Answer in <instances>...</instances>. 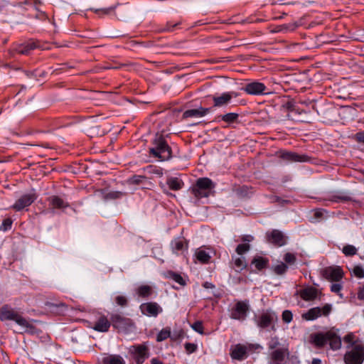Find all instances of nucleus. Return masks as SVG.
Segmentation results:
<instances>
[{
  "instance_id": "40",
  "label": "nucleus",
  "mask_w": 364,
  "mask_h": 364,
  "mask_svg": "<svg viewBox=\"0 0 364 364\" xmlns=\"http://www.w3.org/2000/svg\"><path fill=\"white\" fill-rule=\"evenodd\" d=\"M358 250L353 245H346L342 249V252L346 257H352L357 254Z\"/></svg>"
},
{
  "instance_id": "5",
  "label": "nucleus",
  "mask_w": 364,
  "mask_h": 364,
  "mask_svg": "<svg viewBox=\"0 0 364 364\" xmlns=\"http://www.w3.org/2000/svg\"><path fill=\"white\" fill-rule=\"evenodd\" d=\"M333 309L331 304H325L322 307L316 306L309 309L306 312L301 315V318L305 321H314L323 316L328 317Z\"/></svg>"
},
{
  "instance_id": "2",
  "label": "nucleus",
  "mask_w": 364,
  "mask_h": 364,
  "mask_svg": "<svg viewBox=\"0 0 364 364\" xmlns=\"http://www.w3.org/2000/svg\"><path fill=\"white\" fill-rule=\"evenodd\" d=\"M254 321L257 326L262 330L276 331L278 316L274 311L268 309L256 315Z\"/></svg>"
},
{
  "instance_id": "9",
  "label": "nucleus",
  "mask_w": 364,
  "mask_h": 364,
  "mask_svg": "<svg viewBox=\"0 0 364 364\" xmlns=\"http://www.w3.org/2000/svg\"><path fill=\"white\" fill-rule=\"evenodd\" d=\"M269 266V259L267 257L256 255L254 256L249 265L251 272L258 273L267 269Z\"/></svg>"
},
{
  "instance_id": "55",
  "label": "nucleus",
  "mask_w": 364,
  "mask_h": 364,
  "mask_svg": "<svg viewBox=\"0 0 364 364\" xmlns=\"http://www.w3.org/2000/svg\"><path fill=\"white\" fill-rule=\"evenodd\" d=\"M38 43L36 40L31 38L27 42L18 44L17 46H38Z\"/></svg>"
},
{
  "instance_id": "45",
  "label": "nucleus",
  "mask_w": 364,
  "mask_h": 364,
  "mask_svg": "<svg viewBox=\"0 0 364 364\" xmlns=\"http://www.w3.org/2000/svg\"><path fill=\"white\" fill-rule=\"evenodd\" d=\"M285 264H293L296 261V257L294 254L287 252L284 256Z\"/></svg>"
},
{
  "instance_id": "47",
  "label": "nucleus",
  "mask_w": 364,
  "mask_h": 364,
  "mask_svg": "<svg viewBox=\"0 0 364 364\" xmlns=\"http://www.w3.org/2000/svg\"><path fill=\"white\" fill-rule=\"evenodd\" d=\"M115 302L118 306H126L128 304V300L125 296L119 295L115 297Z\"/></svg>"
},
{
  "instance_id": "62",
  "label": "nucleus",
  "mask_w": 364,
  "mask_h": 364,
  "mask_svg": "<svg viewBox=\"0 0 364 364\" xmlns=\"http://www.w3.org/2000/svg\"><path fill=\"white\" fill-rule=\"evenodd\" d=\"M31 2L30 0H25L23 2L19 3L20 6H23V5H31Z\"/></svg>"
},
{
  "instance_id": "22",
  "label": "nucleus",
  "mask_w": 364,
  "mask_h": 364,
  "mask_svg": "<svg viewBox=\"0 0 364 364\" xmlns=\"http://www.w3.org/2000/svg\"><path fill=\"white\" fill-rule=\"evenodd\" d=\"M170 246L173 253L178 255L188 250V242L184 237H178L171 240Z\"/></svg>"
},
{
  "instance_id": "42",
  "label": "nucleus",
  "mask_w": 364,
  "mask_h": 364,
  "mask_svg": "<svg viewBox=\"0 0 364 364\" xmlns=\"http://www.w3.org/2000/svg\"><path fill=\"white\" fill-rule=\"evenodd\" d=\"M13 220L11 218H6L2 221L0 226V230L3 232L8 231L11 229Z\"/></svg>"
},
{
  "instance_id": "50",
  "label": "nucleus",
  "mask_w": 364,
  "mask_h": 364,
  "mask_svg": "<svg viewBox=\"0 0 364 364\" xmlns=\"http://www.w3.org/2000/svg\"><path fill=\"white\" fill-rule=\"evenodd\" d=\"M146 178L144 176L135 175L132 176L129 181L132 183L134 184H139L142 183V181Z\"/></svg>"
},
{
  "instance_id": "54",
  "label": "nucleus",
  "mask_w": 364,
  "mask_h": 364,
  "mask_svg": "<svg viewBox=\"0 0 364 364\" xmlns=\"http://www.w3.org/2000/svg\"><path fill=\"white\" fill-rule=\"evenodd\" d=\"M241 240L244 242H251L254 240V237L251 235H243L240 237Z\"/></svg>"
},
{
  "instance_id": "32",
  "label": "nucleus",
  "mask_w": 364,
  "mask_h": 364,
  "mask_svg": "<svg viewBox=\"0 0 364 364\" xmlns=\"http://www.w3.org/2000/svg\"><path fill=\"white\" fill-rule=\"evenodd\" d=\"M136 294L139 297L146 299L151 296L153 290L149 285H141L136 289Z\"/></svg>"
},
{
  "instance_id": "12",
  "label": "nucleus",
  "mask_w": 364,
  "mask_h": 364,
  "mask_svg": "<svg viewBox=\"0 0 364 364\" xmlns=\"http://www.w3.org/2000/svg\"><path fill=\"white\" fill-rule=\"evenodd\" d=\"M287 238L282 231L277 229L266 232L267 241L274 246H284L287 244Z\"/></svg>"
},
{
  "instance_id": "21",
  "label": "nucleus",
  "mask_w": 364,
  "mask_h": 364,
  "mask_svg": "<svg viewBox=\"0 0 364 364\" xmlns=\"http://www.w3.org/2000/svg\"><path fill=\"white\" fill-rule=\"evenodd\" d=\"M183 19L182 18H179L178 20H168L166 21L165 24H161L157 28L159 32H166V33H172L175 32L181 28V26L182 25Z\"/></svg>"
},
{
  "instance_id": "16",
  "label": "nucleus",
  "mask_w": 364,
  "mask_h": 364,
  "mask_svg": "<svg viewBox=\"0 0 364 364\" xmlns=\"http://www.w3.org/2000/svg\"><path fill=\"white\" fill-rule=\"evenodd\" d=\"M111 326V321L104 314H99L92 326V329L97 332H107Z\"/></svg>"
},
{
  "instance_id": "28",
  "label": "nucleus",
  "mask_w": 364,
  "mask_h": 364,
  "mask_svg": "<svg viewBox=\"0 0 364 364\" xmlns=\"http://www.w3.org/2000/svg\"><path fill=\"white\" fill-rule=\"evenodd\" d=\"M288 354L289 350L287 348H280L273 350L270 353V357L272 362L279 363V362H283Z\"/></svg>"
},
{
  "instance_id": "24",
  "label": "nucleus",
  "mask_w": 364,
  "mask_h": 364,
  "mask_svg": "<svg viewBox=\"0 0 364 364\" xmlns=\"http://www.w3.org/2000/svg\"><path fill=\"white\" fill-rule=\"evenodd\" d=\"M211 109V107L205 108L202 107L198 109H188L183 112V118L186 119L189 117H202L208 114Z\"/></svg>"
},
{
  "instance_id": "31",
  "label": "nucleus",
  "mask_w": 364,
  "mask_h": 364,
  "mask_svg": "<svg viewBox=\"0 0 364 364\" xmlns=\"http://www.w3.org/2000/svg\"><path fill=\"white\" fill-rule=\"evenodd\" d=\"M329 333H331V338L328 341V343L330 345V348L333 350H337L341 348V339L339 336H338L334 331H329Z\"/></svg>"
},
{
  "instance_id": "64",
  "label": "nucleus",
  "mask_w": 364,
  "mask_h": 364,
  "mask_svg": "<svg viewBox=\"0 0 364 364\" xmlns=\"http://www.w3.org/2000/svg\"><path fill=\"white\" fill-rule=\"evenodd\" d=\"M272 198H273V201H277V202L279 201V198L278 196H274Z\"/></svg>"
},
{
  "instance_id": "46",
  "label": "nucleus",
  "mask_w": 364,
  "mask_h": 364,
  "mask_svg": "<svg viewBox=\"0 0 364 364\" xmlns=\"http://www.w3.org/2000/svg\"><path fill=\"white\" fill-rule=\"evenodd\" d=\"M282 320L284 323H289L293 319V314L289 310H284L282 314Z\"/></svg>"
},
{
  "instance_id": "8",
  "label": "nucleus",
  "mask_w": 364,
  "mask_h": 364,
  "mask_svg": "<svg viewBox=\"0 0 364 364\" xmlns=\"http://www.w3.org/2000/svg\"><path fill=\"white\" fill-rule=\"evenodd\" d=\"M129 352L136 364H143L149 357V348L145 343L131 346Z\"/></svg>"
},
{
  "instance_id": "20",
  "label": "nucleus",
  "mask_w": 364,
  "mask_h": 364,
  "mask_svg": "<svg viewBox=\"0 0 364 364\" xmlns=\"http://www.w3.org/2000/svg\"><path fill=\"white\" fill-rule=\"evenodd\" d=\"M230 267L237 273H240L248 267L245 257L232 255Z\"/></svg>"
},
{
  "instance_id": "14",
  "label": "nucleus",
  "mask_w": 364,
  "mask_h": 364,
  "mask_svg": "<svg viewBox=\"0 0 364 364\" xmlns=\"http://www.w3.org/2000/svg\"><path fill=\"white\" fill-rule=\"evenodd\" d=\"M139 309L142 314L150 317H156L163 311L160 305L154 301L143 303L140 305Z\"/></svg>"
},
{
  "instance_id": "3",
  "label": "nucleus",
  "mask_w": 364,
  "mask_h": 364,
  "mask_svg": "<svg viewBox=\"0 0 364 364\" xmlns=\"http://www.w3.org/2000/svg\"><path fill=\"white\" fill-rule=\"evenodd\" d=\"M214 188L215 183L211 179L207 177L200 178L191 188V193L198 199L208 198Z\"/></svg>"
},
{
  "instance_id": "51",
  "label": "nucleus",
  "mask_w": 364,
  "mask_h": 364,
  "mask_svg": "<svg viewBox=\"0 0 364 364\" xmlns=\"http://www.w3.org/2000/svg\"><path fill=\"white\" fill-rule=\"evenodd\" d=\"M354 338H355V335L353 333H349L344 336L343 341L345 343H349L353 347V346H355L354 345Z\"/></svg>"
},
{
  "instance_id": "33",
  "label": "nucleus",
  "mask_w": 364,
  "mask_h": 364,
  "mask_svg": "<svg viewBox=\"0 0 364 364\" xmlns=\"http://www.w3.org/2000/svg\"><path fill=\"white\" fill-rule=\"evenodd\" d=\"M102 364H125L124 359L119 355H110L102 358Z\"/></svg>"
},
{
  "instance_id": "6",
  "label": "nucleus",
  "mask_w": 364,
  "mask_h": 364,
  "mask_svg": "<svg viewBox=\"0 0 364 364\" xmlns=\"http://www.w3.org/2000/svg\"><path fill=\"white\" fill-rule=\"evenodd\" d=\"M343 360L346 364H362L364 361V346L355 344L345 353Z\"/></svg>"
},
{
  "instance_id": "60",
  "label": "nucleus",
  "mask_w": 364,
  "mask_h": 364,
  "mask_svg": "<svg viewBox=\"0 0 364 364\" xmlns=\"http://www.w3.org/2000/svg\"><path fill=\"white\" fill-rule=\"evenodd\" d=\"M151 364H163V363L157 358L151 359Z\"/></svg>"
},
{
  "instance_id": "19",
  "label": "nucleus",
  "mask_w": 364,
  "mask_h": 364,
  "mask_svg": "<svg viewBox=\"0 0 364 364\" xmlns=\"http://www.w3.org/2000/svg\"><path fill=\"white\" fill-rule=\"evenodd\" d=\"M237 94L235 92H226L220 96L214 95L212 99L213 101V107H221L228 105L233 97H237Z\"/></svg>"
},
{
  "instance_id": "52",
  "label": "nucleus",
  "mask_w": 364,
  "mask_h": 364,
  "mask_svg": "<svg viewBox=\"0 0 364 364\" xmlns=\"http://www.w3.org/2000/svg\"><path fill=\"white\" fill-rule=\"evenodd\" d=\"M279 346V341L277 337L272 338L270 342L268 344V347L270 350H274Z\"/></svg>"
},
{
  "instance_id": "18",
  "label": "nucleus",
  "mask_w": 364,
  "mask_h": 364,
  "mask_svg": "<svg viewBox=\"0 0 364 364\" xmlns=\"http://www.w3.org/2000/svg\"><path fill=\"white\" fill-rule=\"evenodd\" d=\"M266 86L259 82H252L247 83L242 87V90L248 95H259L265 93Z\"/></svg>"
},
{
  "instance_id": "13",
  "label": "nucleus",
  "mask_w": 364,
  "mask_h": 364,
  "mask_svg": "<svg viewBox=\"0 0 364 364\" xmlns=\"http://www.w3.org/2000/svg\"><path fill=\"white\" fill-rule=\"evenodd\" d=\"M326 200L333 203H344L353 201V198L350 192L339 190L329 193Z\"/></svg>"
},
{
  "instance_id": "30",
  "label": "nucleus",
  "mask_w": 364,
  "mask_h": 364,
  "mask_svg": "<svg viewBox=\"0 0 364 364\" xmlns=\"http://www.w3.org/2000/svg\"><path fill=\"white\" fill-rule=\"evenodd\" d=\"M166 184L172 191H179L184 186V183L181 178L172 176L167 178Z\"/></svg>"
},
{
  "instance_id": "49",
  "label": "nucleus",
  "mask_w": 364,
  "mask_h": 364,
  "mask_svg": "<svg viewBox=\"0 0 364 364\" xmlns=\"http://www.w3.org/2000/svg\"><path fill=\"white\" fill-rule=\"evenodd\" d=\"M184 348H185L186 352L188 354H191L196 351L198 346L196 343H186L184 345Z\"/></svg>"
},
{
  "instance_id": "58",
  "label": "nucleus",
  "mask_w": 364,
  "mask_h": 364,
  "mask_svg": "<svg viewBox=\"0 0 364 364\" xmlns=\"http://www.w3.org/2000/svg\"><path fill=\"white\" fill-rule=\"evenodd\" d=\"M357 295L359 300H364V284L359 287Z\"/></svg>"
},
{
  "instance_id": "11",
  "label": "nucleus",
  "mask_w": 364,
  "mask_h": 364,
  "mask_svg": "<svg viewBox=\"0 0 364 364\" xmlns=\"http://www.w3.org/2000/svg\"><path fill=\"white\" fill-rule=\"evenodd\" d=\"M111 325L118 330H128L133 326L132 319L120 314H112L110 316Z\"/></svg>"
},
{
  "instance_id": "25",
  "label": "nucleus",
  "mask_w": 364,
  "mask_h": 364,
  "mask_svg": "<svg viewBox=\"0 0 364 364\" xmlns=\"http://www.w3.org/2000/svg\"><path fill=\"white\" fill-rule=\"evenodd\" d=\"M163 275L165 279L173 281L181 287H183L186 285V280L180 273L172 270H167L163 273Z\"/></svg>"
},
{
  "instance_id": "15",
  "label": "nucleus",
  "mask_w": 364,
  "mask_h": 364,
  "mask_svg": "<svg viewBox=\"0 0 364 364\" xmlns=\"http://www.w3.org/2000/svg\"><path fill=\"white\" fill-rule=\"evenodd\" d=\"M343 271L339 266L328 267L323 270V276L331 282H340L343 279Z\"/></svg>"
},
{
  "instance_id": "36",
  "label": "nucleus",
  "mask_w": 364,
  "mask_h": 364,
  "mask_svg": "<svg viewBox=\"0 0 364 364\" xmlns=\"http://www.w3.org/2000/svg\"><path fill=\"white\" fill-rule=\"evenodd\" d=\"M196 257L202 264H208L211 258L210 254L204 250L198 249L196 252Z\"/></svg>"
},
{
  "instance_id": "7",
  "label": "nucleus",
  "mask_w": 364,
  "mask_h": 364,
  "mask_svg": "<svg viewBox=\"0 0 364 364\" xmlns=\"http://www.w3.org/2000/svg\"><path fill=\"white\" fill-rule=\"evenodd\" d=\"M249 301H238L230 310V317L232 319L237 321H244L246 319L249 311Z\"/></svg>"
},
{
  "instance_id": "26",
  "label": "nucleus",
  "mask_w": 364,
  "mask_h": 364,
  "mask_svg": "<svg viewBox=\"0 0 364 364\" xmlns=\"http://www.w3.org/2000/svg\"><path fill=\"white\" fill-rule=\"evenodd\" d=\"M331 333L329 331L325 333H318L312 336L313 343L318 348L323 347L328 343V341L331 338Z\"/></svg>"
},
{
  "instance_id": "10",
  "label": "nucleus",
  "mask_w": 364,
  "mask_h": 364,
  "mask_svg": "<svg viewBox=\"0 0 364 364\" xmlns=\"http://www.w3.org/2000/svg\"><path fill=\"white\" fill-rule=\"evenodd\" d=\"M36 199L37 195L34 192L22 195L11 206V208L16 211H21L29 207Z\"/></svg>"
},
{
  "instance_id": "23",
  "label": "nucleus",
  "mask_w": 364,
  "mask_h": 364,
  "mask_svg": "<svg viewBox=\"0 0 364 364\" xmlns=\"http://www.w3.org/2000/svg\"><path fill=\"white\" fill-rule=\"evenodd\" d=\"M299 294L303 300L306 301H311L318 298L319 291L312 286H308L300 289Z\"/></svg>"
},
{
  "instance_id": "38",
  "label": "nucleus",
  "mask_w": 364,
  "mask_h": 364,
  "mask_svg": "<svg viewBox=\"0 0 364 364\" xmlns=\"http://www.w3.org/2000/svg\"><path fill=\"white\" fill-rule=\"evenodd\" d=\"M288 269L289 267L287 264L284 262H280L272 267V271L277 275L284 274L287 272Z\"/></svg>"
},
{
  "instance_id": "27",
  "label": "nucleus",
  "mask_w": 364,
  "mask_h": 364,
  "mask_svg": "<svg viewBox=\"0 0 364 364\" xmlns=\"http://www.w3.org/2000/svg\"><path fill=\"white\" fill-rule=\"evenodd\" d=\"M247 348L242 344H237L231 350L230 356L234 360H242L247 357Z\"/></svg>"
},
{
  "instance_id": "63",
  "label": "nucleus",
  "mask_w": 364,
  "mask_h": 364,
  "mask_svg": "<svg viewBox=\"0 0 364 364\" xmlns=\"http://www.w3.org/2000/svg\"><path fill=\"white\" fill-rule=\"evenodd\" d=\"M321 215V210H318V211H316V213H315V216H316V217L318 218V217H320Z\"/></svg>"
},
{
  "instance_id": "37",
  "label": "nucleus",
  "mask_w": 364,
  "mask_h": 364,
  "mask_svg": "<svg viewBox=\"0 0 364 364\" xmlns=\"http://www.w3.org/2000/svg\"><path fill=\"white\" fill-rule=\"evenodd\" d=\"M171 328L170 327H166L163 329H161L156 336V341L157 342H162L167 339L168 338L171 337Z\"/></svg>"
},
{
  "instance_id": "39",
  "label": "nucleus",
  "mask_w": 364,
  "mask_h": 364,
  "mask_svg": "<svg viewBox=\"0 0 364 364\" xmlns=\"http://www.w3.org/2000/svg\"><path fill=\"white\" fill-rule=\"evenodd\" d=\"M36 47H14L12 50H9V53L11 55H15L16 53L20 55H28L31 53V51L35 48Z\"/></svg>"
},
{
  "instance_id": "59",
  "label": "nucleus",
  "mask_w": 364,
  "mask_h": 364,
  "mask_svg": "<svg viewBox=\"0 0 364 364\" xmlns=\"http://www.w3.org/2000/svg\"><path fill=\"white\" fill-rule=\"evenodd\" d=\"M203 287L205 288V289H214L215 288V285L211 283V282H205L203 284Z\"/></svg>"
},
{
  "instance_id": "56",
  "label": "nucleus",
  "mask_w": 364,
  "mask_h": 364,
  "mask_svg": "<svg viewBox=\"0 0 364 364\" xmlns=\"http://www.w3.org/2000/svg\"><path fill=\"white\" fill-rule=\"evenodd\" d=\"M355 139L358 142L364 144V131L356 133Z\"/></svg>"
},
{
  "instance_id": "53",
  "label": "nucleus",
  "mask_w": 364,
  "mask_h": 364,
  "mask_svg": "<svg viewBox=\"0 0 364 364\" xmlns=\"http://www.w3.org/2000/svg\"><path fill=\"white\" fill-rule=\"evenodd\" d=\"M122 195L123 193L120 191H111L107 194L106 198L110 199H117L122 197Z\"/></svg>"
},
{
  "instance_id": "35",
  "label": "nucleus",
  "mask_w": 364,
  "mask_h": 364,
  "mask_svg": "<svg viewBox=\"0 0 364 364\" xmlns=\"http://www.w3.org/2000/svg\"><path fill=\"white\" fill-rule=\"evenodd\" d=\"M119 4H114L112 6L102 9H90L95 14L99 16V17H104L105 16L110 14L112 11H114L117 8Z\"/></svg>"
},
{
  "instance_id": "41",
  "label": "nucleus",
  "mask_w": 364,
  "mask_h": 364,
  "mask_svg": "<svg viewBox=\"0 0 364 364\" xmlns=\"http://www.w3.org/2000/svg\"><path fill=\"white\" fill-rule=\"evenodd\" d=\"M250 250V245L247 243L239 244L235 249L236 253L239 256H243Z\"/></svg>"
},
{
  "instance_id": "17",
  "label": "nucleus",
  "mask_w": 364,
  "mask_h": 364,
  "mask_svg": "<svg viewBox=\"0 0 364 364\" xmlns=\"http://www.w3.org/2000/svg\"><path fill=\"white\" fill-rule=\"evenodd\" d=\"M279 157L289 162H308L311 160L306 154H299L292 151H281Z\"/></svg>"
},
{
  "instance_id": "29",
  "label": "nucleus",
  "mask_w": 364,
  "mask_h": 364,
  "mask_svg": "<svg viewBox=\"0 0 364 364\" xmlns=\"http://www.w3.org/2000/svg\"><path fill=\"white\" fill-rule=\"evenodd\" d=\"M50 205L53 208L62 209L69 206V203L58 196H52L48 198Z\"/></svg>"
},
{
  "instance_id": "57",
  "label": "nucleus",
  "mask_w": 364,
  "mask_h": 364,
  "mask_svg": "<svg viewBox=\"0 0 364 364\" xmlns=\"http://www.w3.org/2000/svg\"><path fill=\"white\" fill-rule=\"evenodd\" d=\"M282 107L288 111H292L294 109V104L291 101H288L284 104Z\"/></svg>"
},
{
  "instance_id": "61",
  "label": "nucleus",
  "mask_w": 364,
  "mask_h": 364,
  "mask_svg": "<svg viewBox=\"0 0 364 364\" xmlns=\"http://www.w3.org/2000/svg\"><path fill=\"white\" fill-rule=\"evenodd\" d=\"M311 364H321V360L319 358H313Z\"/></svg>"
},
{
  "instance_id": "34",
  "label": "nucleus",
  "mask_w": 364,
  "mask_h": 364,
  "mask_svg": "<svg viewBox=\"0 0 364 364\" xmlns=\"http://www.w3.org/2000/svg\"><path fill=\"white\" fill-rule=\"evenodd\" d=\"M238 117H239V114L237 113L230 112V113H227L223 115L218 116L216 118V121L219 122L220 120H222L228 124H232V123L236 122L237 120Z\"/></svg>"
},
{
  "instance_id": "4",
  "label": "nucleus",
  "mask_w": 364,
  "mask_h": 364,
  "mask_svg": "<svg viewBox=\"0 0 364 364\" xmlns=\"http://www.w3.org/2000/svg\"><path fill=\"white\" fill-rule=\"evenodd\" d=\"M0 320L2 321H14L18 325L23 328H32V325L26 318L18 314L8 305H4L1 308Z\"/></svg>"
},
{
  "instance_id": "48",
  "label": "nucleus",
  "mask_w": 364,
  "mask_h": 364,
  "mask_svg": "<svg viewBox=\"0 0 364 364\" xmlns=\"http://www.w3.org/2000/svg\"><path fill=\"white\" fill-rule=\"evenodd\" d=\"M343 289V285L341 283H335L331 285V291L333 293L337 294L341 297H342V294L341 293Z\"/></svg>"
},
{
  "instance_id": "43",
  "label": "nucleus",
  "mask_w": 364,
  "mask_h": 364,
  "mask_svg": "<svg viewBox=\"0 0 364 364\" xmlns=\"http://www.w3.org/2000/svg\"><path fill=\"white\" fill-rule=\"evenodd\" d=\"M191 327L193 331L198 333L199 334H204V328L202 321H196L193 324H191Z\"/></svg>"
},
{
  "instance_id": "44",
  "label": "nucleus",
  "mask_w": 364,
  "mask_h": 364,
  "mask_svg": "<svg viewBox=\"0 0 364 364\" xmlns=\"http://www.w3.org/2000/svg\"><path fill=\"white\" fill-rule=\"evenodd\" d=\"M353 274L358 279L364 278V269L360 265L355 266L353 269Z\"/></svg>"
},
{
  "instance_id": "1",
  "label": "nucleus",
  "mask_w": 364,
  "mask_h": 364,
  "mask_svg": "<svg viewBox=\"0 0 364 364\" xmlns=\"http://www.w3.org/2000/svg\"><path fill=\"white\" fill-rule=\"evenodd\" d=\"M149 149V154L160 161H166L172 157V150L162 134L157 133Z\"/></svg>"
}]
</instances>
